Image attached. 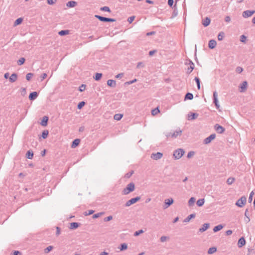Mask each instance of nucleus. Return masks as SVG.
<instances>
[{"instance_id": "bb28decb", "label": "nucleus", "mask_w": 255, "mask_h": 255, "mask_svg": "<svg viewBox=\"0 0 255 255\" xmlns=\"http://www.w3.org/2000/svg\"><path fill=\"white\" fill-rule=\"evenodd\" d=\"M223 228H224V226L223 225H222V224H220V225H218L216 226L215 227H214V228H213V230L214 232L216 233V232H217L220 231Z\"/></svg>"}, {"instance_id": "338daca9", "label": "nucleus", "mask_w": 255, "mask_h": 255, "mask_svg": "<svg viewBox=\"0 0 255 255\" xmlns=\"http://www.w3.org/2000/svg\"><path fill=\"white\" fill-rule=\"evenodd\" d=\"M178 14V11L176 9H174L172 13V18H173L177 16Z\"/></svg>"}, {"instance_id": "6e6d98bb", "label": "nucleus", "mask_w": 255, "mask_h": 255, "mask_svg": "<svg viewBox=\"0 0 255 255\" xmlns=\"http://www.w3.org/2000/svg\"><path fill=\"white\" fill-rule=\"evenodd\" d=\"M133 173V171H131L130 172H128L127 174H126L125 177L126 178H130L131 176V175H132Z\"/></svg>"}, {"instance_id": "a18cd8bd", "label": "nucleus", "mask_w": 255, "mask_h": 255, "mask_svg": "<svg viewBox=\"0 0 255 255\" xmlns=\"http://www.w3.org/2000/svg\"><path fill=\"white\" fill-rule=\"evenodd\" d=\"M195 202V198L194 197H191L188 201V205L189 206H192Z\"/></svg>"}, {"instance_id": "79ce46f5", "label": "nucleus", "mask_w": 255, "mask_h": 255, "mask_svg": "<svg viewBox=\"0 0 255 255\" xmlns=\"http://www.w3.org/2000/svg\"><path fill=\"white\" fill-rule=\"evenodd\" d=\"M240 40L241 42L244 43H246L247 40V37L246 35L243 34L241 35Z\"/></svg>"}, {"instance_id": "9b49d317", "label": "nucleus", "mask_w": 255, "mask_h": 255, "mask_svg": "<svg viewBox=\"0 0 255 255\" xmlns=\"http://www.w3.org/2000/svg\"><path fill=\"white\" fill-rule=\"evenodd\" d=\"M38 96V93L36 91L32 92L29 94L28 98L30 101L35 100Z\"/></svg>"}, {"instance_id": "0eeeda50", "label": "nucleus", "mask_w": 255, "mask_h": 255, "mask_svg": "<svg viewBox=\"0 0 255 255\" xmlns=\"http://www.w3.org/2000/svg\"><path fill=\"white\" fill-rule=\"evenodd\" d=\"M216 137V134L213 133L204 139L203 143L205 144L210 143Z\"/></svg>"}, {"instance_id": "c03bdc74", "label": "nucleus", "mask_w": 255, "mask_h": 255, "mask_svg": "<svg viewBox=\"0 0 255 255\" xmlns=\"http://www.w3.org/2000/svg\"><path fill=\"white\" fill-rule=\"evenodd\" d=\"M25 61V59L23 57H21L17 61V65H21L24 63Z\"/></svg>"}, {"instance_id": "4be33fe9", "label": "nucleus", "mask_w": 255, "mask_h": 255, "mask_svg": "<svg viewBox=\"0 0 255 255\" xmlns=\"http://www.w3.org/2000/svg\"><path fill=\"white\" fill-rule=\"evenodd\" d=\"M107 85L110 87L114 88L116 86V81L112 79L108 80L107 81Z\"/></svg>"}, {"instance_id": "13d9d810", "label": "nucleus", "mask_w": 255, "mask_h": 255, "mask_svg": "<svg viewBox=\"0 0 255 255\" xmlns=\"http://www.w3.org/2000/svg\"><path fill=\"white\" fill-rule=\"evenodd\" d=\"M195 154V152L193 151H189L187 154V158H190Z\"/></svg>"}, {"instance_id": "2f4dec72", "label": "nucleus", "mask_w": 255, "mask_h": 255, "mask_svg": "<svg viewBox=\"0 0 255 255\" xmlns=\"http://www.w3.org/2000/svg\"><path fill=\"white\" fill-rule=\"evenodd\" d=\"M23 21V18L22 17H19L17 19H16L14 22V26H17L19 24H20Z\"/></svg>"}, {"instance_id": "a211bd4d", "label": "nucleus", "mask_w": 255, "mask_h": 255, "mask_svg": "<svg viewBox=\"0 0 255 255\" xmlns=\"http://www.w3.org/2000/svg\"><path fill=\"white\" fill-rule=\"evenodd\" d=\"M210 227L209 223H205L203 225L202 227L199 229V232L202 233L206 231Z\"/></svg>"}, {"instance_id": "5fc2aeb1", "label": "nucleus", "mask_w": 255, "mask_h": 255, "mask_svg": "<svg viewBox=\"0 0 255 255\" xmlns=\"http://www.w3.org/2000/svg\"><path fill=\"white\" fill-rule=\"evenodd\" d=\"M254 195V192L252 191L250 194V196H249V199H248L249 203H251L252 202Z\"/></svg>"}, {"instance_id": "4c0bfd02", "label": "nucleus", "mask_w": 255, "mask_h": 255, "mask_svg": "<svg viewBox=\"0 0 255 255\" xmlns=\"http://www.w3.org/2000/svg\"><path fill=\"white\" fill-rule=\"evenodd\" d=\"M49 134V131L48 130H44L42 132L41 137L43 139H46Z\"/></svg>"}, {"instance_id": "f8f14e48", "label": "nucleus", "mask_w": 255, "mask_h": 255, "mask_svg": "<svg viewBox=\"0 0 255 255\" xmlns=\"http://www.w3.org/2000/svg\"><path fill=\"white\" fill-rule=\"evenodd\" d=\"M163 156V154L161 152H157L155 153H152L151 155V158L154 160H158L160 159Z\"/></svg>"}, {"instance_id": "f3484780", "label": "nucleus", "mask_w": 255, "mask_h": 255, "mask_svg": "<svg viewBox=\"0 0 255 255\" xmlns=\"http://www.w3.org/2000/svg\"><path fill=\"white\" fill-rule=\"evenodd\" d=\"M211 22V19L208 17H206L204 19L202 20V24L204 27L208 26Z\"/></svg>"}, {"instance_id": "423d86ee", "label": "nucleus", "mask_w": 255, "mask_h": 255, "mask_svg": "<svg viewBox=\"0 0 255 255\" xmlns=\"http://www.w3.org/2000/svg\"><path fill=\"white\" fill-rule=\"evenodd\" d=\"M213 103L215 104L216 109L219 110L220 105L218 100V93L216 91L213 92Z\"/></svg>"}, {"instance_id": "c756f323", "label": "nucleus", "mask_w": 255, "mask_h": 255, "mask_svg": "<svg viewBox=\"0 0 255 255\" xmlns=\"http://www.w3.org/2000/svg\"><path fill=\"white\" fill-rule=\"evenodd\" d=\"M181 133H182V130H176L175 131H174L173 133H172L171 137L176 138L177 137L178 135H181Z\"/></svg>"}, {"instance_id": "8fccbe9b", "label": "nucleus", "mask_w": 255, "mask_h": 255, "mask_svg": "<svg viewBox=\"0 0 255 255\" xmlns=\"http://www.w3.org/2000/svg\"><path fill=\"white\" fill-rule=\"evenodd\" d=\"M95 211L93 210H89L84 212L85 216H89L93 214L94 213Z\"/></svg>"}, {"instance_id": "473e14b6", "label": "nucleus", "mask_w": 255, "mask_h": 255, "mask_svg": "<svg viewBox=\"0 0 255 255\" xmlns=\"http://www.w3.org/2000/svg\"><path fill=\"white\" fill-rule=\"evenodd\" d=\"M205 203V200L204 198L198 199L196 202V204L199 207L202 206Z\"/></svg>"}, {"instance_id": "774afa93", "label": "nucleus", "mask_w": 255, "mask_h": 255, "mask_svg": "<svg viewBox=\"0 0 255 255\" xmlns=\"http://www.w3.org/2000/svg\"><path fill=\"white\" fill-rule=\"evenodd\" d=\"M144 67V64L141 62H138L136 65L137 68H139L140 67Z\"/></svg>"}, {"instance_id": "864d4df0", "label": "nucleus", "mask_w": 255, "mask_h": 255, "mask_svg": "<svg viewBox=\"0 0 255 255\" xmlns=\"http://www.w3.org/2000/svg\"><path fill=\"white\" fill-rule=\"evenodd\" d=\"M53 249V247L51 246H49L47 247L45 250L44 252L45 253H48Z\"/></svg>"}, {"instance_id": "49530a36", "label": "nucleus", "mask_w": 255, "mask_h": 255, "mask_svg": "<svg viewBox=\"0 0 255 255\" xmlns=\"http://www.w3.org/2000/svg\"><path fill=\"white\" fill-rule=\"evenodd\" d=\"M160 112V111L158 109V107L152 110L151 111V114L153 116L154 115H156V114H157L158 113Z\"/></svg>"}, {"instance_id": "ddd939ff", "label": "nucleus", "mask_w": 255, "mask_h": 255, "mask_svg": "<svg viewBox=\"0 0 255 255\" xmlns=\"http://www.w3.org/2000/svg\"><path fill=\"white\" fill-rule=\"evenodd\" d=\"M48 120H49V118L48 116H44L42 118V119L41 120V121L40 122V125L43 127L47 126V124H48Z\"/></svg>"}, {"instance_id": "1a4fd4ad", "label": "nucleus", "mask_w": 255, "mask_h": 255, "mask_svg": "<svg viewBox=\"0 0 255 255\" xmlns=\"http://www.w3.org/2000/svg\"><path fill=\"white\" fill-rule=\"evenodd\" d=\"M255 13V10H245L243 12V16L244 18H248L250 16H251L253 14Z\"/></svg>"}, {"instance_id": "f03ea898", "label": "nucleus", "mask_w": 255, "mask_h": 255, "mask_svg": "<svg viewBox=\"0 0 255 255\" xmlns=\"http://www.w3.org/2000/svg\"><path fill=\"white\" fill-rule=\"evenodd\" d=\"M185 153V151L182 148H178L173 152V157L176 159H179Z\"/></svg>"}, {"instance_id": "6e6552de", "label": "nucleus", "mask_w": 255, "mask_h": 255, "mask_svg": "<svg viewBox=\"0 0 255 255\" xmlns=\"http://www.w3.org/2000/svg\"><path fill=\"white\" fill-rule=\"evenodd\" d=\"M214 129L218 133L220 134L224 133V131H225V128L221 126V125L218 124L215 125Z\"/></svg>"}, {"instance_id": "cd10ccee", "label": "nucleus", "mask_w": 255, "mask_h": 255, "mask_svg": "<svg viewBox=\"0 0 255 255\" xmlns=\"http://www.w3.org/2000/svg\"><path fill=\"white\" fill-rule=\"evenodd\" d=\"M193 99V95L191 93H187L186 94L185 97H184V100H192Z\"/></svg>"}, {"instance_id": "ea45409f", "label": "nucleus", "mask_w": 255, "mask_h": 255, "mask_svg": "<svg viewBox=\"0 0 255 255\" xmlns=\"http://www.w3.org/2000/svg\"><path fill=\"white\" fill-rule=\"evenodd\" d=\"M225 36V33L224 32L221 31L219 32V33L218 35V39L219 41H221L223 40V38Z\"/></svg>"}, {"instance_id": "603ef678", "label": "nucleus", "mask_w": 255, "mask_h": 255, "mask_svg": "<svg viewBox=\"0 0 255 255\" xmlns=\"http://www.w3.org/2000/svg\"><path fill=\"white\" fill-rule=\"evenodd\" d=\"M86 85L85 84H82L79 87L78 90L82 92L86 89Z\"/></svg>"}, {"instance_id": "7c9ffc66", "label": "nucleus", "mask_w": 255, "mask_h": 255, "mask_svg": "<svg viewBox=\"0 0 255 255\" xmlns=\"http://www.w3.org/2000/svg\"><path fill=\"white\" fill-rule=\"evenodd\" d=\"M95 17L102 22H106V17H104V16L98 15V14L95 15Z\"/></svg>"}, {"instance_id": "f704fd0d", "label": "nucleus", "mask_w": 255, "mask_h": 255, "mask_svg": "<svg viewBox=\"0 0 255 255\" xmlns=\"http://www.w3.org/2000/svg\"><path fill=\"white\" fill-rule=\"evenodd\" d=\"M123 117V114H116L114 116V119L117 121H120L122 119Z\"/></svg>"}, {"instance_id": "7ed1b4c3", "label": "nucleus", "mask_w": 255, "mask_h": 255, "mask_svg": "<svg viewBox=\"0 0 255 255\" xmlns=\"http://www.w3.org/2000/svg\"><path fill=\"white\" fill-rule=\"evenodd\" d=\"M247 202V198L245 196H242L238 199L235 203V205L238 207H243Z\"/></svg>"}, {"instance_id": "a19ab883", "label": "nucleus", "mask_w": 255, "mask_h": 255, "mask_svg": "<svg viewBox=\"0 0 255 255\" xmlns=\"http://www.w3.org/2000/svg\"><path fill=\"white\" fill-rule=\"evenodd\" d=\"M100 10L103 11H107V12H111V10L110 8H109V7H108L107 6H104L101 7L100 8Z\"/></svg>"}, {"instance_id": "f257e3e1", "label": "nucleus", "mask_w": 255, "mask_h": 255, "mask_svg": "<svg viewBox=\"0 0 255 255\" xmlns=\"http://www.w3.org/2000/svg\"><path fill=\"white\" fill-rule=\"evenodd\" d=\"M135 190V185L133 182L128 184L126 187L122 191V194L126 195L129 193L133 192Z\"/></svg>"}, {"instance_id": "bf43d9fd", "label": "nucleus", "mask_w": 255, "mask_h": 255, "mask_svg": "<svg viewBox=\"0 0 255 255\" xmlns=\"http://www.w3.org/2000/svg\"><path fill=\"white\" fill-rule=\"evenodd\" d=\"M135 16H131L129 17L128 18V21L129 23H131L134 20V19H135Z\"/></svg>"}, {"instance_id": "5701e85b", "label": "nucleus", "mask_w": 255, "mask_h": 255, "mask_svg": "<svg viewBox=\"0 0 255 255\" xmlns=\"http://www.w3.org/2000/svg\"><path fill=\"white\" fill-rule=\"evenodd\" d=\"M80 139L79 138H76L74 140H73L72 144H71V147L72 148H75L80 143Z\"/></svg>"}, {"instance_id": "412c9836", "label": "nucleus", "mask_w": 255, "mask_h": 255, "mask_svg": "<svg viewBox=\"0 0 255 255\" xmlns=\"http://www.w3.org/2000/svg\"><path fill=\"white\" fill-rule=\"evenodd\" d=\"M77 2L74 0H70L66 3V6L68 7H74L77 5Z\"/></svg>"}, {"instance_id": "aec40b11", "label": "nucleus", "mask_w": 255, "mask_h": 255, "mask_svg": "<svg viewBox=\"0 0 255 255\" xmlns=\"http://www.w3.org/2000/svg\"><path fill=\"white\" fill-rule=\"evenodd\" d=\"M17 79V75L16 73H13L9 77V81L11 83H13L16 81Z\"/></svg>"}, {"instance_id": "2eb2a0df", "label": "nucleus", "mask_w": 255, "mask_h": 255, "mask_svg": "<svg viewBox=\"0 0 255 255\" xmlns=\"http://www.w3.org/2000/svg\"><path fill=\"white\" fill-rule=\"evenodd\" d=\"M188 120H194L197 118L199 116V114L196 113H190L188 115Z\"/></svg>"}, {"instance_id": "58836bf2", "label": "nucleus", "mask_w": 255, "mask_h": 255, "mask_svg": "<svg viewBox=\"0 0 255 255\" xmlns=\"http://www.w3.org/2000/svg\"><path fill=\"white\" fill-rule=\"evenodd\" d=\"M194 80L195 81V82L197 84V89L198 90H200L201 88V87H200L201 81H200L199 78L196 77L194 79Z\"/></svg>"}, {"instance_id": "72a5a7b5", "label": "nucleus", "mask_w": 255, "mask_h": 255, "mask_svg": "<svg viewBox=\"0 0 255 255\" xmlns=\"http://www.w3.org/2000/svg\"><path fill=\"white\" fill-rule=\"evenodd\" d=\"M69 33V30H62L59 31L58 34L60 36H65Z\"/></svg>"}, {"instance_id": "4d7b16f0", "label": "nucleus", "mask_w": 255, "mask_h": 255, "mask_svg": "<svg viewBox=\"0 0 255 255\" xmlns=\"http://www.w3.org/2000/svg\"><path fill=\"white\" fill-rule=\"evenodd\" d=\"M33 76V74L31 73H28L26 74V79L27 80V81H29L31 77H32Z\"/></svg>"}, {"instance_id": "e433bc0d", "label": "nucleus", "mask_w": 255, "mask_h": 255, "mask_svg": "<svg viewBox=\"0 0 255 255\" xmlns=\"http://www.w3.org/2000/svg\"><path fill=\"white\" fill-rule=\"evenodd\" d=\"M119 249L121 251H125L128 249V245L126 243L121 244Z\"/></svg>"}, {"instance_id": "39448f33", "label": "nucleus", "mask_w": 255, "mask_h": 255, "mask_svg": "<svg viewBox=\"0 0 255 255\" xmlns=\"http://www.w3.org/2000/svg\"><path fill=\"white\" fill-rule=\"evenodd\" d=\"M140 199V197L139 196H136L134 198H132L130 200H128L125 204L126 207H129L130 205L135 204Z\"/></svg>"}, {"instance_id": "c85d7f7f", "label": "nucleus", "mask_w": 255, "mask_h": 255, "mask_svg": "<svg viewBox=\"0 0 255 255\" xmlns=\"http://www.w3.org/2000/svg\"><path fill=\"white\" fill-rule=\"evenodd\" d=\"M102 73H96L93 77L95 80L99 81L102 78Z\"/></svg>"}, {"instance_id": "69168bd1", "label": "nucleus", "mask_w": 255, "mask_h": 255, "mask_svg": "<svg viewBox=\"0 0 255 255\" xmlns=\"http://www.w3.org/2000/svg\"><path fill=\"white\" fill-rule=\"evenodd\" d=\"M116 21V19H115V18L106 17V22H115V21Z\"/></svg>"}, {"instance_id": "e2e57ef3", "label": "nucleus", "mask_w": 255, "mask_h": 255, "mask_svg": "<svg viewBox=\"0 0 255 255\" xmlns=\"http://www.w3.org/2000/svg\"><path fill=\"white\" fill-rule=\"evenodd\" d=\"M243 69L241 67L238 66L236 68V71L239 73H241V72H243Z\"/></svg>"}, {"instance_id": "0e129e2a", "label": "nucleus", "mask_w": 255, "mask_h": 255, "mask_svg": "<svg viewBox=\"0 0 255 255\" xmlns=\"http://www.w3.org/2000/svg\"><path fill=\"white\" fill-rule=\"evenodd\" d=\"M26 94V90L25 88H21V95L22 96H24Z\"/></svg>"}, {"instance_id": "9d476101", "label": "nucleus", "mask_w": 255, "mask_h": 255, "mask_svg": "<svg viewBox=\"0 0 255 255\" xmlns=\"http://www.w3.org/2000/svg\"><path fill=\"white\" fill-rule=\"evenodd\" d=\"M174 202V200L172 198H170L169 199H165L164 201V205H163V208L166 209L171 205Z\"/></svg>"}, {"instance_id": "052dcab7", "label": "nucleus", "mask_w": 255, "mask_h": 255, "mask_svg": "<svg viewBox=\"0 0 255 255\" xmlns=\"http://www.w3.org/2000/svg\"><path fill=\"white\" fill-rule=\"evenodd\" d=\"M113 219L112 216H108L104 219L105 222H109Z\"/></svg>"}, {"instance_id": "dca6fc26", "label": "nucleus", "mask_w": 255, "mask_h": 255, "mask_svg": "<svg viewBox=\"0 0 255 255\" xmlns=\"http://www.w3.org/2000/svg\"><path fill=\"white\" fill-rule=\"evenodd\" d=\"M217 45V42L216 40L214 39L210 40L208 43V47L209 48L213 49H214Z\"/></svg>"}, {"instance_id": "09e8293b", "label": "nucleus", "mask_w": 255, "mask_h": 255, "mask_svg": "<svg viewBox=\"0 0 255 255\" xmlns=\"http://www.w3.org/2000/svg\"><path fill=\"white\" fill-rule=\"evenodd\" d=\"M143 233H144V231L143 230L141 229V230H139L137 231H135L133 235L135 237H137V236H139L140 234H142Z\"/></svg>"}, {"instance_id": "a878e982", "label": "nucleus", "mask_w": 255, "mask_h": 255, "mask_svg": "<svg viewBox=\"0 0 255 255\" xmlns=\"http://www.w3.org/2000/svg\"><path fill=\"white\" fill-rule=\"evenodd\" d=\"M196 215L195 214H191L189 215L188 216H187L184 220V222L187 223L189 222L191 219H193L195 217Z\"/></svg>"}, {"instance_id": "b1692460", "label": "nucleus", "mask_w": 255, "mask_h": 255, "mask_svg": "<svg viewBox=\"0 0 255 255\" xmlns=\"http://www.w3.org/2000/svg\"><path fill=\"white\" fill-rule=\"evenodd\" d=\"M80 225V223L77 222H72L70 223V229L71 230H75L78 228Z\"/></svg>"}, {"instance_id": "393cba45", "label": "nucleus", "mask_w": 255, "mask_h": 255, "mask_svg": "<svg viewBox=\"0 0 255 255\" xmlns=\"http://www.w3.org/2000/svg\"><path fill=\"white\" fill-rule=\"evenodd\" d=\"M25 156L27 159H31L33 157V152L32 150H29L26 152Z\"/></svg>"}, {"instance_id": "680f3d73", "label": "nucleus", "mask_w": 255, "mask_h": 255, "mask_svg": "<svg viewBox=\"0 0 255 255\" xmlns=\"http://www.w3.org/2000/svg\"><path fill=\"white\" fill-rule=\"evenodd\" d=\"M57 0H47V3L49 5H53L56 2Z\"/></svg>"}, {"instance_id": "37998d69", "label": "nucleus", "mask_w": 255, "mask_h": 255, "mask_svg": "<svg viewBox=\"0 0 255 255\" xmlns=\"http://www.w3.org/2000/svg\"><path fill=\"white\" fill-rule=\"evenodd\" d=\"M86 104L84 101H81L78 104L77 109L79 110L81 109Z\"/></svg>"}, {"instance_id": "de8ad7c7", "label": "nucleus", "mask_w": 255, "mask_h": 255, "mask_svg": "<svg viewBox=\"0 0 255 255\" xmlns=\"http://www.w3.org/2000/svg\"><path fill=\"white\" fill-rule=\"evenodd\" d=\"M235 180L233 177H230L227 180V183L229 185H231Z\"/></svg>"}, {"instance_id": "c9c22d12", "label": "nucleus", "mask_w": 255, "mask_h": 255, "mask_svg": "<svg viewBox=\"0 0 255 255\" xmlns=\"http://www.w3.org/2000/svg\"><path fill=\"white\" fill-rule=\"evenodd\" d=\"M217 251V248L213 247L210 248L209 250H208V254H212L216 252Z\"/></svg>"}, {"instance_id": "20e7f679", "label": "nucleus", "mask_w": 255, "mask_h": 255, "mask_svg": "<svg viewBox=\"0 0 255 255\" xmlns=\"http://www.w3.org/2000/svg\"><path fill=\"white\" fill-rule=\"evenodd\" d=\"M185 65H189V67L188 68L187 73L190 74L192 72L195 67L194 63L189 59H187L186 60V62L185 63Z\"/></svg>"}, {"instance_id": "3c124183", "label": "nucleus", "mask_w": 255, "mask_h": 255, "mask_svg": "<svg viewBox=\"0 0 255 255\" xmlns=\"http://www.w3.org/2000/svg\"><path fill=\"white\" fill-rule=\"evenodd\" d=\"M104 214V212H100L97 214H95L93 215V219H97L100 217L102 215Z\"/></svg>"}, {"instance_id": "6ab92c4d", "label": "nucleus", "mask_w": 255, "mask_h": 255, "mask_svg": "<svg viewBox=\"0 0 255 255\" xmlns=\"http://www.w3.org/2000/svg\"><path fill=\"white\" fill-rule=\"evenodd\" d=\"M247 86H248L247 81H245L243 82L240 87L241 88L240 92H244L247 89Z\"/></svg>"}, {"instance_id": "4468645a", "label": "nucleus", "mask_w": 255, "mask_h": 255, "mask_svg": "<svg viewBox=\"0 0 255 255\" xmlns=\"http://www.w3.org/2000/svg\"><path fill=\"white\" fill-rule=\"evenodd\" d=\"M246 240L244 237H242L240 238L238 242V246L239 248H242L246 244Z\"/></svg>"}]
</instances>
